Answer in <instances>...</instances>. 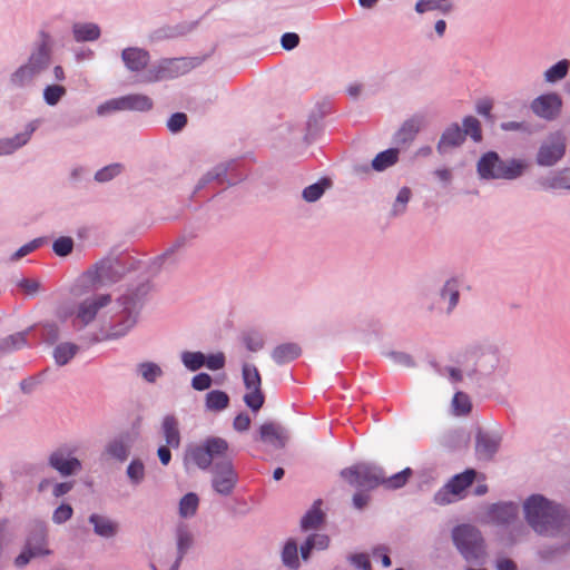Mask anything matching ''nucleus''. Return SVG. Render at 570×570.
<instances>
[{"label": "nucleus", "instance_id": "nucleus-20", "mask_svg": "<svg viewBox=\"0 0 570 570\" xmlns=\"http://www.w3.org/2000/svg\"><path fill=\"white\" fill-rule=\"evenodd\" d=\"M39 120H32L27 126L23 132L17 134L12 138L0 139V156H8L13 154L17 149L24 146L31 138L32 134L38 128Z\"/></svg>", "mask_w": 570, "mask_h": 570}, {"label": "nucleus", "instance_id": "nucleus-54", "mask_svg": "<svg viewBox=\"0 0 570 570\" xmlns=\"http://www.w3.org/2000/svg\"><path fill=\"white\" fill-rule=\"evenodd\" d=\"M122 171V165L115 163L110 164L95 174V179L99 183H106L118 176Z\"/></svg>", "mask_w": 570, "mask_h": 570}, {"label": "nucleus", "instance_id": "nucleus-45", "mask_svg": "<svg viewBox=\"0 0 570 570\" xmlns=\"http://www.w3.org/2000/svg\"><path fill=\"white\" fill-rule=\"evenodd\" d=\"M126 475L131 485H139L146 476L145 464L140 459H134L128 464Z\"/></svg>", "mask_w": 570, "mask_h": 570}, {"label": "nucleus", "instance_id": "nucleus-58", "mask_svg": "<svg viewBox=\"0 0 570 570\" xmlns=\"http://www.w3.org/2000/svg\"><path fill=\"white\" fill-rule=\"evenodd\" d=\"M185 244H186V240L184 237L176 239L175 243L166 252H164V254H161L160 256L155 258L154 264H158V265L165 264L167 261H169L171 258L174 253H176L178 249L183 248L185 246Z\"/></svg>", "mask_w": 570, "mask_h": 570}, {"label": "nucleus", "instance_id": "nucleus-34", "mask_svg": "<svg viewBox=\"0 0 570 570\" xmlns=\"http://www.w3.org/2000/svg\"><path fill=\"white\" fill-rule=\"evenodd\" d=\"M399 148H390L379 153L372 160V168L375 171H383L392 167L399 160Z\"/></svg>", "mask_w": 570, "mask_h": 570}, {"label": "nucleus", "instance_id": "nucleus-46", "mask_svg": "<svg viewBox=\"0 0 570 570\" xmlns=\"http://www.w3.org/2000/svg\"><path fill=\"white\" fill-rule=\"evenodd\" d=\"M412 197V191L409 187H402L396 197L394 203L392 204L390 216L396 217L400 215H403L406 210L407 204Z\"/></svg>", "mask_w": 570, "mask_h": 570}, {"label": "nucleus", "instance_id": "nucleus-41", "mask_svg": "<svg viewBox=\"0 0 570 570\" xmlns=\"http://www.w3.org/2000/svg\"><path fill=\"white\" fill-rule=\"evenodd\" d=\"M331 187V180L324 178L315 184H312L303 189L302 197L307 203L318 200L325 190Z\"/></svg>", "mask_w": 570, "mask_h": 570}, {"label": "nucleus", "instance_id": "nucleus-63", "mask_svg": "<svg viewBox=\"0 0 570 570\" xmlns=\"http://www.w3.org/2000/svg\"><path fill=\"white\" fill-rule=\"evenodd\" d=\"M40 243H41V239L37 238V239L29 242L28 244H24L23 246H21L19 249H17L12 254L11 261H18V259L27 256L28 254L33 252L36 248H38Z\"/></svg>", "mask_w": 570, "mask_h": 570}, {"label": "nucleus", "instance_id": "nucleus-55", "mask_svg": "<svg viewBox=\"0 0 570 570\" xmlns=\"http://www.w3.org/2000/svg\"><path fill=\"white\" fill-rule=\"evenodd\" d=\"M73 248V239L68 236L57 238L52 244V250L60 257L68 256Z\"/></svg>", "mask_w": 570, "mask_h": 570}, {"label": "nucleus", "instance_id": "nucleus-50", "mask_svg": "<svg viewBox=\"0 0 570 570\" xmlns=\"http://www.w3.org/2000/svg\"><path fill=\"white\" fill-rule=\"evenodd\" d=\"M384 356L392 363L395 367H405L410 368L415 365L412 356L404 352L397 351H389L384 353Z\"/></svg>", "mask_w": 570, "mask_h": 570}, {"label": "nucleus", "instance_id": "nucleus-15", "mask_svg": "<svg viewBox=\"0 0 570 570\" xmlns=\"http://www.w3.org/2000/svg\"><path fill=\"white\" fill-rule=\"evenodd\" d=\"M190 69V63L185 58L164 59L158 66L148 70L145 82H156L163 79H171L185 75Z\"/></svg>", "mask_w": 570, "mask_h": 570}, {"label": "nucleus", "instance_id": "nucleus-21", "mask_svg": "<svg viewBox=\"0 0 570 570\" xmlns=\"http://www.w3.org/2000/svg\"><path fill=\"white\" fill-rule=\"evenodd\" d=\"M500 438L497 434L479 431L475 436V454L479 460L489 461L497 453Z\"/></svg>", "mask_w": 570, "mask_h": 570}, {"label": "nucleus", "instance_id": "nucleus-3", "mask_svg": "<svg viewBox=\"0 0 570 570\" xmlns=\"http://www.w3.org/2000/svg\"><path fill=\"white\" fill-rule=\"evenodd\" d=\"M528 168L522 159H502L498 153L488 151L476 163V171L485 180H514L521 177Z\"/></svg>", "mask_w": 570, "mask_h": 570}, {"label": "nucleus", "instance_id": "nucleus-10", "mask_svg": "<svg viewBox=\"0 0 570 570\" xmlns=\"http://www.w3.org/2000/svg\"><path fill=\"white\" fill-rule=\"evenodd\" d=\"M566 148L564 135L560 131L552 132L541 142L535 155V161L539 166L552 167L563 158Z\"/></svg>", "mask_w": 570, "mask_h": 570}, {"label": "nucleus", "instance_id": "nucleus-16", "mask_svg": "<svg viewBox=\"0 0 570 570\" xmlns=\"http://www.w3.org/2000/svg\"><path fill=\"white\" fill-rule=\"evenodd\" d=\"M562 98L557 92H548L535 97L530 102V110L539 118L551 121L561 112Z\"/></svg>", "mask_w": 570, "mask_h": 570}, {"label": "nucleus", "instance_id": "nucleus-53", "mask_svg": "<svg viewBox=\"0 0 570 570\" xmlns=\"http://www.w3.org/2000/svg\"><path fill=\"white\" fill-rule=\"evenodd\" d=\"M452 407L456 415L468 414L472 407L470 397L462 392L455 393L452 400Z\"/></svg>", "mask_w": 570, "mask_h": 570}, {"label": "nucleus", "instance_id": "nucleus-38", "mask_svg": "<svg viewBox=\"0 0 570 570\" xmlns=\"http://www.w3.org/2000/svg\"><path fill=\"white\" fill-rule=\"evenodd\" d=\"M321 501H316L312 509L308 510L305 515L302 518L301 527L303 530H312L316 529L324 520V513L320 509Z\"/></svg>", "mask_w": 570, "mask_h": 570}, {"label": "nucleus", "instance_id": "nucleus-60", "mask_svg": "<svg viewBox=\"0 0 570 570\" xmlns=\"http://www.w3.org/2000/svg\"><path fill=\"white\" fill-rule=\"evenodd\" d=\"M187 124V116L183 112H176L167 120V128L171 132L180 131Z\"/></svg>", "mask_w": 570, "mask_h": 570}, {"label": "nucleus", "instance_id": "nucleus-26", "mask_svg": "<svg viewBox=\"0 0 570 570\" xmlns=\"http://www.w3.org/2000/svg\"><path fill=\"white\" fill-rule=\"evenodd\" d=\"M441 301L446 303L445 313L451 314L459 304L460 282L456 278H449L444 282L439 292Z\"/></svg>", "mask_w": 570, "mask_h": 570}, {"label": "nucleus", "instance_id": "nucleus-13", "mask_svg": "<svg viewBox=\"0 0 570 570\" xmlns=\"http://www.w3.org/2000/svg\"><path fill=\"white\" fill-rule=\"evenodd\" d=\"M242 376L244 385L248 391L243 400L252 411L257 412L265 402V396L261 389L262 380L258 370L253 364L244 363Z\"/></svg>", "mask_w": 570, "mask_h": 570}, {"label": "nucleus", "instance_id": "nucleus-28", "mask_svg": "<svg viewBox=\"0 0 570 570\" xmlns=\"http://www.w3.org/2000/svg\"><path fill=\"white\" fill-rule=\"evenodd\" d=\"M161 432L167 446L178 449L180 445V432L178 420L174 415H166L161 422Z\"/></svg>", "mask_w": 570, "mask_h": 570}, {"label": "nucleus", "instance_id": "nucleus-23", "mask_svg": "<svg viewBox=\"0 0 570 570\" xmlns=\"http://www.w3.org/2000/svg\"><path fill=\"white\" fill-rule=\"evenodd\" d=\"M464 134L458 124H451L444 129L436 145L440 155L446 154L450 149L456 148L464 142Z\"/></svg>", "mask_w": 570, "mask_h": 570}, {"label": "nucleus", "instance_id": "nucleus-48", "mask_svg": "<svg viewBox=\"0 0 570 570\" xmlns=\"http://www.w3.org/2000/svg\"><path fill=\"white\" fill-rule=\"evenodd\" d=\"M137 371L148 383H155L156 380L163 375L161 367L153 362H144L138 364Z\"/></svg>", "mask_w": 570, "mask_h": 570}, {"label": "nucleus", "instance_id": "nucleus-64", "mask_svg": "<svg viewBox=\"0 0 570 570\" xmlns=\"http://www.w3.org/2000/svg\"><path fill=\"white\" fill-rule=\"evenodd\" d=\"M18 286L28 295L36 296L40 292L41 283L37 279L23 278L18 283Z\"/></svg>", "mask_w": 570, "mask_h": 570}, {"label": "nucleus", "instance_id": "nucleus-59", "mask_svg": "<svg viewBox=\"0 0 570 570\" xmlns=\"http://www.w3.org/2000/svg\"><path fill=\"white\" fill-rule=\"evenodd\" d=\"M243 342L246 348L250 352H258L264 347V340L261 335L249 333L244 335Z\"/></svg>", "mask_w": 570, "mask_h": 570}, {"label": "nucleus", "instance_id": "nucleus-19", "mask_svg": "<svg viewBox=\"0 0 570 570\" xmlns=\"http://www.w3.org/2000/svg\"><path fill=\"white\" fill-rule=\"evenodd\" d=\"M424 125V117L414 115L406 119L394 134L393 141L396 146L405 147L413 142Z\"/></svg>", "mask_w": 570, "mask_h": 570}, {"label": "nucleus", "instance_id": "nucleus-12", "mask_svg": "<svg viewBox=\"0 0 570 570\" xmlns=\"http://www.w3.org/2000/svg\"><path fill=\"white\" fill-rule=\"evenodd\" d=\"M111 304V296L109 294H99L91 297H87L79 303L76 313L73 324H79L80 327L90 325L94 321L100 318L102 309Z\"/></svg>", "mask_w": 570, "mask_h": 570}, {"label": "nucleus", "instance_id": "nucleus-17", "mask_svg": "<svg viewBox=\"0 0 570 570\" xmlns=\"http://www.w3.org/2000/svg\"><path fill=\"white\" fill-rule=\"evenodd\" d=\"M194 544V535L188 530L185 524H180L176 529V546H177V556L173 562L168 560H160L159 566L163 570H178L181 560L185 554ZM154 570H158L155 566H153Z\"/></svg>", "mask_w": 570, "mask_h": 570}, {"label": "nucleus", "instance_id": "nucleus-27", "mask_svg": "<svg viewBox=\"0 0 570 570\" xmlns=\"http://www.w3.org/2000/svg\"><path fill=\"white\" fill-rule=\"evenodd\" d=\"M131 449V440L127 435H120L111 440L105 449L106 454L110 458L124 462L128 459Z\"/></svg>", "mask_w": 570, "mask_h": 570}, {"label": "nucleus", "instance_id": "nucleus-52", "mask_svg": "<svg viewBox=\"0 0 570 570\" xmlns=\"http://www.w3.org/2000/svg\"><path fill=\"white\" fill-rule=\"evenodd\" d=\"M440 10L443 13H448L452 10L451 4H441L439 0H419L415 3V11L417 13H424L426 11Z\"/></svg>", "mask_w": 570, "mask_h": 570}, {"label": "nucleus", "instance_id": "nucleus-43", "mask_svg": "<svg viewBox=\"0 0 570 570\" xmlns=\"http://www.w3.org/2000/svg\"><path fill=\"white\" fill-rule=\"evenodd\" d=\"M183 365L190 372H196L205 366L206 355L202 352L184 351L180 354Z\"/></svg>", "mask_w": 570, "mask_h": 570}, {"label": "nucleus", "instance_id": "nucleus-22", "mask_svg": "<svg viewBox=\"0 0 570 570\" xmlns=\"http://www.w3.org/2000/svg\"><path fill=\"white\" fill-rule=\"evenodd\" d=\"M259 440L275 449H283L288 441V435L281 425L267 422L259 429Z\"/></svg>", "mask_w": 570, "mask_h": 570}, {"label": "nucleus", "instance_id": "nucleus-29", "mask_svg": "<svg viewBox=\"0 0 570 570\" xmlns=\"http://www.w3.org/2000/svg\"><path fill=\"white\" fill-rule=\"evenodd\" d=\"M302 354V348L296 343H283L272 351V358L282 365L296 360Z\"/></svg>", "mask_w": 570, "mask_h": 570}, {"label": "nucleus", "instance_id": "nucleus-44", "mask_svg": "<svg viewBox=\"0 0 570 570\" xmlns=\"http://www.w3.org/2000/svg\"><path fill=\"white\" fill-rule=\"evenodd\" d=\"M412 474L413 472L410 468H405L391 476H385V473L383 472L382 485L386 489H400L406 484Z\"/></svg>", "mask_w": 570, "mask_h": 570}, {"label": "nucleus", "instance_id": "nucleus-31", "mask_svg": "<svg viewBox=\"0 0 570 570\" xmlns=\"http://www.w3.org/2000/svg\"><path fill=\"white\" fill-rule=\"evenodd\" d=\"M125 111H149L154 107L153 99L142 94L121 96Z\"/></svg>", "mask_w": 570, "mask_h": 570}, {"label": "nucleus", "instance_id": "nucleus-1", "mask_svg": "<svg viewBox=\"0 0 570 570\" xmlns=\"http://www.w3.org/2000/svg\"><path fill=\"white\" fill-rule=\"evenodd\" d=\"M141 304L134 293L120 296L99 318L100 332L105 340H118L137 324Z\"/></svg>", "mask_w": 570, "mask_h": 570}, {"label": "nucleus", "instance_id": "nucleus-7", "mask_svg": "<svg viewBox=\"0 0 570 570\" xmlns=\"http://www.w3.org/2000/svg\"><path fill=\"white\" fill-rule=\"evenodd\" d=\"M341 476L353 487L372 490L382 485L383 469L368 463H357L343 469Z\"/></svg>", "mask_w": 570, "mask_h": 570}, {"label": "nucleus", "instance_id": "nucleus-35", "mask_svg": "<svg viewBox=\"0 0 570 570\" xmlns=\"http://www.w3.org/2000/svg\"><path fill=\"white\" fill-rule=\"evenodd\" d=\"M570 62L567 59L559 60L543 72L546 83H557L563 80L569 71Z\"/></svg>", "mask_w": 570, "mask_h": 570}, {"label": "nucleus", "instance_id": "nucleus-37", "mask_svg": "<svg viewBox=\"0 0 570 570\" xmlns=\"http://www.w3.org/2000/svg\"><path fill=\"white\" fill-rule=\"evenodd\" d=\"M229 404V396L220 390H214L206 394L205 405L208 411L218 412L226 409Z\"/></svg>", "mask_w": 570, "mask_h": 570}, {"label": "nucleus", "instance_id": "nucleus-56", "mask_svg": "<svg viewBox=\"0 0 570 570\" xmlns=\"http://www.w3.org/2000/svg\"><path fill=\"white\" fill-rule=\"evenodd\" d=\"M115 111H125L121 97L109 99L97 108V114L99 116H107Z\"/></svg>", "mask_w": 570, "mask_h": 570}, {"label": "nucleus", "instance_id": "nucleus-30", "mask_svg": "<svg viewBox=\"0 0 570 570\" xmlns=\"http://www.w3.org/2000/svg\"><path fill=\"white\" fill-rule=\"evenodd\" d=\"M89 523L94 527V532L102 538H112L118 531V524L105 515L94 513L89 517Z\"/></svg>", "mask_w": 570, "mask_h": 570}, {"label": "nucleus", "instance_id": "nucleus-11", "mask_svg": "<svg viewBox=\"0 0 570 570\" xmlns=\"http://www.w3.org/2000/svg\"><path fill=\"white\" fill-rule=\"evenodd\" d=\"M238 481L232 459L218 460L212 468V487L217 494L227 497L233 493Z\"/></svg>", "mask_w": 570, "mask_h": 570}, {"label": "nucleus", "instance_id": "nucleus-9", "mask_svg": "<svg viewBox=\"0 0 570 570\" xmlns=\"http://www.w3.org/2000/svg\"><path fill=\"white\" fill-rule=\"evenodd\" d=\"M75 453L71 445H60L48 455V465L63 478L76 475L82 470V463Z\"/></svg>", "mask_w": 570, "mask_h": 570}, {"label": "nucleus", "instance_id": "nucleus-5", "mask_svg": "<svg viewBox=\"0 0 570 570\" xmlns=\"http://www.w3.org/2000/svg\"><path fill=\"white\" fill-rule=\"evenodd\" d=\"M51 63L50 48L46 42L39 43L30 53L28 60L10 76V83L14 88L29 86Z\"/></svg>", "mask_w": 570, "mask_h": 570}, {"label": "nucleus", "instance_id": "nucleus-40", "mask_svg": "<svg viewBox=\"0 0 570 570\" xmlns=\"http://www.w3.org/2000/svg\"><path fill=\"white\" fill-rule=\"evenodd\" d=\"M518 513L517 505L512 503L495 504L492 509V519L499 523L511 522Z\"/></svg>", "mask_w": 570, "mask_h": 570}, {"label": "nucleus", "instance_id": "nucleus-57", "mask_svg": "<svg viewBox=\"0 0 570 570\" xmlns=\"http://www.w3.org/2000/svg\"><path fill=\"white\" fill-rule=\"evenodd\" d=\"M73 514V509L68 503H61L59 507L55 509L52 512V522L55 524H62L71 519Z\"/></svg>", "mask_w": 570, "mask_h": 570}, {"label": "nucleus", "instance_id": "nucleus-49", "mask_svg": "<svg viewBox=\"0 0 570 570\" xmlns=\"http://www.w3.org/2000/svg\"><path fill=\"white\" fill-rule=\"evenodd\" d=\"M463 130L464 138L470 136L474 141H480L482 139V131L480 121L473 116H466L463 121Z\"/></svg>", "mask_w": 570, "mask_h": 570}, {"label": "nucleus", "instance_id": "nucleus-6", "mask_svg": "<svg viewBox=\"0 0 570 570\" xmlns=\"http://www.w3.org/2000/svg\"><path fill=\"white\" fill-rule=\"evenodd\" d=\"M452 540L465 561L480 563L484 559V540L476 528L470 524L458 525L452 530Z\"/></svg>", "mask_w": 570, "mask_h": 570}, {"label": "nucleus", "instance_id": "nucleus-61", "mask_svg": "<svg viewBox=\"0 0 570 570\" xmlns=\"http://www.w3.org/2000/svg\"><path fill=\"white\" fill-rule=\"evenodd\" d=\"M213 380L207 373L196 374L191 379V387L196 391H205L212 386Z\"/></svg>", "mask_w": 570, "mask_h": 570}, {"label": "nucleus", "instance_id": "nucleus-62", "mask_svg": "<svg viewBox=\"0 0 570 570\" xmlns=\"http://www.w3.org/2000/svg\"><path fill=\"white\" fill-rule=\"evenodd\" d=\"M205 366L210 371H218L225 366V355L223 352H217L206 356Z\"/></svg>", "mask_w": 570, "mask_h": 570}, {"label": "nucleus", "instance_id": "nucleus-14", "mask_svg": "<svg viewBox=\"0 0 570 570\" xmlns=\"http://www.w3.org/2000/svg\"><path fill=\"white\" fill-rule=\"evenodd\" d=\"M475 476L474 470H466L454 475L442 489L434 494V502L445 505L461 498V493L472 484Z\"/></svg>", "mask_w": 570, "mask_h": 570}, {"label": "nucleus", "instance_id": "nucleus-2", "mask_svg": "<svg viewBox=\"0 0 570 570\" xmlns=\"http://www.w3.org/2000/svg\"><path fill=\"white\" fill-rule=\"evenodd\" d=\"M525 520L541 535H556L562 531L564 513L561 507L541 494H532L523 503Z\"/></svg>", "mask_w": 570, "mask_h": 570}, {"label": "nucleus", "instance_id": "nucleus-36", "mask_svg": "<svg viewBox=\"0 0 570 570\" xmlns=\"http://www.w3.org/2000/svg\"><path fill=\"white\" fill-rule=\"evenodd\" d=\"M76 41H94L99 38L100 29L95 23H75L72 27Z\"/></svg>", "mask_w": 570, "mask_h": 570}, {"label": "nucleus", "instance_id": "nucleus-33", "mask_svg": "<svg viewBox=\"0 0 570 570\" xmlns=\"http://www.w3.org/2000/svg\"><path fill=\"white\" fill-rule=\"evenodd\" d=\"M27 345V332H18L0 340V357Z\"/></svg>", "mask_w": 570, "mask_h": 570}, {"label": "nucleus", "instance_id": "nucleus-51", "mask_svg": "<svg viewBox=\"0 0 570 570\" xmlns=\"http://www.w3.org/2000/svg\"><path fill=\"white\" fill-rule=\"evenodd\" d=\"M66 94L63 86L49 85L43 89V100L48 106H56Z\"/></svg>", "mask_w": 570, "mask_h": 570}, {"label": "nucleus", "instance_id": "nucleus-24", "mask_svg": "<svg viewBox=\"0 0 570 570\" xmlns=\"http://www.w3.org/2000/svg\"><path fill=\"white\" fill-rule=\"evenodd\" d=\"M121 59L128 70L137 72L147 67L149 53L144 49L130 47L122 50Z\"/></svg>", "mask_w": 570, "mask_h": 570}, {"label": "nucleus", "instance_id": "nucleus-8", "mask_svg": "<svg viewBox=\"0 0 570 570\" xmlns=\"http://www.w3.org/2000/svg\"><path fill=\"white\" fill-rule=\"evenodd\" d=\"M127 267L115 256H107L98 261L88 275L94 285L107 286L118 283L127 274Z\"/></svg>", "mask_w": 570, "mask_h": 570}, {"label": "nucleus", "instance_id": "nucleus-39", "mask_svg": "<svg viewBox=\"0 0 570 570\" xmlns=\"http://www.w3.org/2000/svg\"><path fill=\"white\" fill-rule=\"evenodd\" d=\"M282 561L285 567L296 570L299 567L298 548L294 539H289L282 551Z\"/></svg>", "mask_w": 570, "mask_h": 570}, {"label": "nucleus", "instance_id": "nucleus-47", "mask_svg": "<svg viewBox=\"0 0 570 570\" xmlns=\"http://www.w3.org/2000/svg\"><path fill=\"white\" fill-rule=\"evenodd\" d=\"M78 346L73 343H61L56 346L53 357L58 365L67 364L78 352Z\"/></svg>", "mask_w": 570, "mask_h": 570}, {"label": "nucleus", "instance_id": "nucleus-32", "mask_svg": "<svg viewBox=\"0 0 570 570\" xmlns=\"http://www.w3.org/2000/svg\"><path fill=\"white\" fill-rule=\"evenodd\" d=\"M330 539L325 534L314 533L309 535L305 543L301 546L299 553L303 560H307L313 550H325L328 547Z\"/></svg>", "mask_w": 570, "mask_h": 570}, {"label": "nucleus", "instance_id": "nucleus-42", "mask_svg": "<svg viewBox=\"0 0 570 570\" xmlns=\"http://www.w3.org/2000/svg\"><path fill=\"white\" fill-rule=\"evenodd\" d=\"M199 505V498L196 493L189 492L179 501V515L184 519L191 518L196 514Z\"/></svg>", "mask_w": 570, "mask_h": 570}, {"label": "nucleus", "instance_id": "nucleus-4", "mask_svg": "<svg viewBox=\"0 0 570 570\" xmlns=\"http://www.w3.org/2000/svg\"><path fill=\"white\" fill-rule=\"evenodd\" d=\"M228 442L219 436L206 438L198 444H191L187 448L184 462L185 465H195L200 470L213 468L218 460L230 459Z\"/></svg>", "mask_w": 570, "mask_h": 570}, {"label": "nucleus", "instance_id": "nucleus-25", "mask_svg": "<svg viewBox=\"0 0 570 570\" xmlns=\"http://www.w3.org/2000/svg\"><path fill=\"white\" fill-rule=\"evenodd\" d=\"M47 531L46 528L39 525L32 531L24 543V547L30 550L35 557H45L51 553V550L47 547Z\"/></svg>", "mask_w": 570, "mask_h": 570}, {"label": "nucleus", "instance_id": "nucleus-18", "mask_svg": "<svg viewBox=\"0 0 570 570\" xmlns=\"http://www.w3.org/2000/svg\"><path fill=\"white\" fill-rule=\"evenodd\" d=\"M535 184L543 191H568L570 193V167L550 171L539 177Z\"/></svg>", "mask_w": 570, "mask_h": 570}]
</instances>
